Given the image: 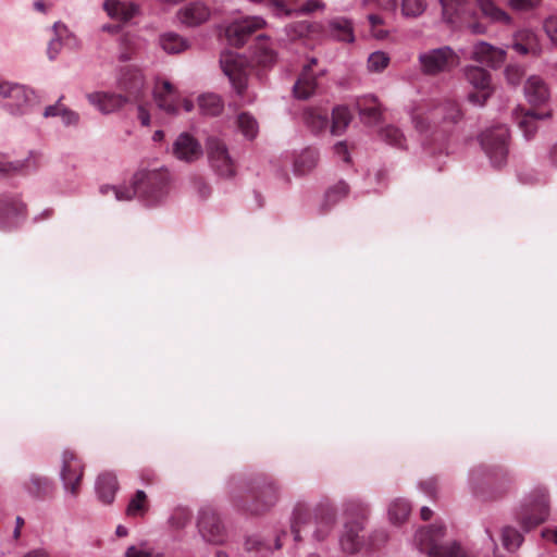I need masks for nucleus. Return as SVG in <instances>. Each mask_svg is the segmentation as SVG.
Returning <instances> with one entry per match:
<instances>
[{
    "label": "nucleus",
    "mask_w": 557,
    "mask_h": 557,
    "mask_svg": "<svg viewBox=\"0 0 557 557\" xmlns=\"http://www.w3.org/2000/svg\"><path fill=\"white\" fill-rule=\"evenodd\" d=\"M445 531L444 525L432 524L420 529L416 533V541L421 549L426 550L429 557H467L466 549L458 542L442 543Z\"/></svg>",
    "instance_id": "f257e3e1"
},
{
    "label": "nucleus",
    "mask_w": 557,
    "mask_h": 557,
    "mask_svg": "<svg viewBox=\"0 0 557 557\" xmlns=\"http://www.w3.org/2000/svg\"><path fill=\"white\" fill-rule=\"evenodd\" d=\"M169 182L166 170H141L134 175V193L148 203H156L166 196Z\"/></svg>",
    "instance_id": "f03ea898"
},
{
    "label": "nucleus",
    "mask_w": 557,
    "mask_h": 557,
    "mask_svg": "<svg viewBox=\"0 0 557 557\" xmlns=\"http://www.w3.org/2000/svg\"><path fill=\"white\" fill-rule=\"evenodd\" d=\"M462 116L459 104L454 100H445L436 106L428 108H418L412 113V121L414 126L420 132H425L432 125H437L441 122L455 124Z\"/></svg>",
    "instance_id": "7ed1b4c3"
},
{
    "label": "nucleus",
    "mask_w": 557,
    "mask_h": 557,
    "mask_svg": "<svg viewBox=\"0 0 557 557\" xmlns=\"http://www.w3.org/2000/svg\"><path fill=\"white\" fill-rule=\"evenodd\" d=\"M368 513V508L361 503L350 502L346 505V522L339 540L341 546L346 553L354 554L360 549L359 532L363 529V522Z\"/></svg>",
    "instance_id": "20e7f679"
},
{
    "label": "nucleus",
    "mask_w": 557,
    "mask_h": 557,
    "mask_svg": "<svg viewBox=\"0 0 557 557\" xmlns=\"http://www.w3.org/2000/svg\"><path fill=\"white\" fill-rule=\"evenodd\" d=\"M37 103L35 92L23 85L0 83V104L11 114L21 115Z\"/></svg>",
    "instance_id": "39448f33"
},
{
    "label": "nucleus",
    "mask_w": 557,
    "mask_h": 557,
    "mask_svg": "<svg viewBox=\"0 0 557 557\" xmlns=\"http://www.w3.org/2000/svg\"><path fill=\"white\" fill-rule=\"evenodd\" d=\"M419 62L424 74L437 75L458 66L460 60L450 47L445 46L421 53Z\"/></svg>",
    "instance_id": "423d86ee"
},
{
    "label": "nucleus",
    "mask_w": 557,
    "mask_h": 557,
    "mask_svg": "<svg viewBox=\"0 0 557 557\" xmlns=\"http://www.w3.org/2000/svg\"><path fill=\"white\" fill-rule=\"evenodd\" d=\"M509 129L496 126L483 133L481 145L494 166L500 168L507 161Z\"/></svg>",
    "instance_id": "0eeeda50"
},
{
    "label": "nucleus",
    "mask_w": 557,
    "mask_h": 557,
    "mask_svg": "<svg viewBox=\"0 0 557 557\" xmlns=\"http://www.w3.org/2000/svg\"><path fill=\"white\" fill-rule=\"evenodd\" d=\"M197 529L202 540L220 545L226 541L227 532L218 512L210 506H203L198 512Z\"/></svg>",
    "instance_id": "6e6552de"
},
{
    "label": "nucleus",
    "mask_w": 557,
    "mask_h": 557,
    "mask_svg": "<svg viewBox=\"0 0 557 557\" xmlns=\"http://www.w3.org/2000/svg\"><path fill=\"white\" fill-rule=\"evenodd\" d=\"M444 20L455 27H467L473 34H483L486 28L473 20L469 13L468 2L463 0H440Z\"/></svg>",
    "instance_id": "1a4fd4ad"
},
{
    "label": "nucleus",
    "mask_w": 557,
    "mask_h": 557,
    "mask_svg": "<svg viewBox=\"0 0 557 557\" xmlns=\"http://www.w3.org/2000/svg\"><path fill=\"white\" fill-rule=\"evenodd\" d=\"M206 151L210 166L219 176L228 178L235 175V162L223 140L214 136L208 137Z\"/></svg>",
    "instance_id": "9d476101"
},
{
    "label": "nucleus",
    "mask_w": 557,
    "mask_h": 557,
    "mask_svg": "<svg viewBox=\"0 0 557 557\" xmlns=\"http://www.w3.org/2000/svg\"><path fill=\"white\" fill-rule=\"evenodd\" d=\"M84 474V466L81 460L70 450L62 454V466L60 478L63 482L64 490L76 497L79 491V484Z\"/></svg>",
    "instance_id": "9b49d317"
},
{
    "label": "nucleus",
    "mask_w": 557,
    "mask_h": 557,
    "mask_svg": "<svg viewBox=\"0 0 557 557\" xmlns=\"http://www.w3.org/2000/svg\"><path fill=\"white\" fill-rule=\"evenodd\" d=\"M465 75L475 89L468 95V100L473 104L484 106L493 92L490 73L483 67L469 66L466 69Z\"/></svg>",
    "instance_id": "f8f14e48"
},
{
    "label": "nucleus",
    "mask_w": 557,
    "mask_h": 557,
    "mask_svg": "<svg viewBox=\"0 0 557 557\" xmlns=\"http://www.w3.org/2000/svg\"><path fill=\"white\" fill-rule=\"evenodd\" d=\"M548 516L545 491L541 490L533 497L525 499L520 512L522 525L529 530L542 523Z\"/></svg>",
    "instance_id": "ddd939ff"
},
{
    "label": "nucleus",
    "mask_w": 557,
    "mask_h": 557,
    "mask_svg": "<svg viewBox=\"0 0 557 557\" xmlns=\"http://www.w3.org/2000/svg\"><path fill=\"white\" fill-rule=\"evenodd\" d=\"M224 74L230 78L238 94H243L247 86V67L245 60L233 52H225L220 60Z\"/></svg>",
    "instance_id": "4468645a"
},
{
    "label": "nucleus",
    "mask_w": 557,
    "mask_h": 557,
    "mask_svg": "<svg viewBox=\"0 0 557 557\" xmlns=\"http://www.w3.org/2000/svg\"><path fill=\"white\" fill-rule=\"evenodd\" d=\"M117 86L128 101H138L145 91V77L139 69L127 65L121 69Z\"/></svg>",
    "instance_id": "2eb2a0df"
},
{
    "label": "nucleus",
    "mask_w": 557,
    "mask_h": 557,
    "mask_svg": "<svg viewBox=\"0 0 557 557\" xmlns=\"http://www.w3.org/2000/svg\"><path fill=\"white\" fill-rule=\"evenodd\" d=\"M265 22L257 16L235 21L226 27L225 36L231 45L240 47L251 34L262 28Z\"/></svg>",
    "instance_id": "dca6fc26"
},
{
    "label": "nucleus",
    "mask_w": 557,
    "mask_h": 557,
    "mask_svg": "<svg viewBox=\"0 0 557 557\" xmlns=\"http://www.w3.org/2000/svg\"><path fill=\"white\" fill-rule=\"evenodd\" d=\"M26 206L17 196L0 195V228L14 224L16 218L25 214Z\"/></svg>",
    "instance_id": "f3484780"
},
{
    "label": "nucleus",
    "mask_w": 557,
    "mask_h": 557,
    "mask_svg": "<svg viewBox=\"0 0 557 557\" xmlns=\"http://www.w3.org/2000/svg\"><path fill=\"white\" fill-rule=\"evenodd\" d=\"M153 97L158 108L168 114L178 112V95L174 86L163 81L158 83L153 89Z\"/></svg>",
    "instance_id": "a211bd4d"
},
{
    "label": "nucleus",
    "mask_w": 557,
    "mask_h": 557,
    "mask_svg": "<svg viewBox=\"0 0 557 557\" xmlns=\"http://www.w3.org/2000/svg\"><path fill=\"white\" fill-rule=\"evenodd\" d=\"M315 65L317 60L311 59L310 62L304 66L293 88L294 96L297 99L306 100L315 92L318 87L317 74L313 71V66Z\"/></svg>",
    "instance_id": "6ab92c4d"
},
{
    "label": "nucleus",
    "mask_w": 557,
    "mask_h": 557,
    "mask_svg": "<svg viewBox=\"0 0 557 557\" xmlns=\"http://www.w3.org/2000/svg\"><path fill=\"white\" fill-rule=\"evenodd\" d=\"M173 154L178 160L194 162L202 156V148L191 135L182 133L173 144Z\"/></svg>",
    "instance_id": "aec40b11"
},
{
    "label": "nucleus",
    "mask_w": 557,
    "mask_h": 557,
    "mask_svg": "<svg viewBox=\"0 0 557 557\" xmlns=\"http://www.w3.org/2000/svg\"><path fill=\"white\" fill-rule=\"evenodd\" d=\"M550 111L537 112L534 109L525 110L523 108H517L513 111V119L517 122L519 128L523 132L525 138H531L537 131L536 122L550 117Z\"/></svg>",
    "instance_id": "412c9836"
},
{
    "label": "nucleus",
    "mask_w": 557,
    "mask_h": 557,
    "mask_svg": "<svg viewBox=\"0 0 557 557\" xmlns=\"http://www.w3.org/2000/svg\"><path fill=\"white\" fill-rule=\"evenodd\" d=\"M524 95L534 109L544 107L550 98L549 89L540 76H531L528 78L524 85Z\"/></svg>",
    "instance_id": "4be33fe9"
},
{
    "label": "nucleus",
    "mask_w": 557,
    "mask_h": 557,
    "mask_svg": "<svg viewBox=\"0 0 557 557\" xmlns=\"http://www.w3.org/2000/svg\"><path fill=\"white\" fill-rule=\"evenodd\" d=\"M41 164V154L30 151L29 156L23 161L10 162L4 154L0 153V173L20 174L37 170Z\"/></svg>",
    "instance_id": "5701e85b"
},
{
    "label": "nucleus",
    "mask_w": 557,
    "mask_h": 557,
    "mask_svg": "<svg viewBox=\"0 0 557 557\" xmlns=\"http://www.w3.org/2000/svg\"><path fill=\"white\" fill-rule=\"evenodd\" d=\"M88 100L104 114L112 113L128 102V99L121 94L95 92L88 95Z\"/></svg>",
    "instance_id": "b1692460"
},
{
    "label": "nucleus",
    "mask_w": 557,
    "mask_h": 557,
    "mask_svg": "<svg viewBox=\"0 0 557 557\" xmlns=\"http://www.w3.org/2000/svg\"><path fill=\"white\" fill-rule=\"evenodd\" d=\"M103 9L112 20L121 23H127L138 12V7L135 3L119 0H107L103 3Z\"/></svg>",
    "instance_id": "393cba45"
},
{
    "label": "nucleus",
    "mask_w": 557,
    "mask_h": 557,
    "mask_svg": "<svg viewBox=\"0 0 557 557\" xmlns=\"http://www.w3.org/2000/svg\"><path fill=\"white\" fill-rule=\"evenodd\" d=\"M209 16V8L200 2L189 3L178 12L180 21L187 26H198L208 21Z\"/></svg>",
    "instance_id": "a878e982"
},
{
    "label": "nucleus",
    "mask_w": 557,
    "mask_h": 557,
    "mask_svg": "<svg viewBox=\"0 0 557 557\" xmlns=\"http://www.w3.org/2000/svg\"><path fill=\"white\" fill-rule=\"evenodd\" d=\"M472 58L480 63L490 66H498L504 61L505 52L482 41L474 46Z\"/></svg>",
    "instance_id": "bb28decb"
},
{
    "label": "nucleus",
    "mask_w": 557,
    "mask_h": 557,
    "mask_svg": "<svg viewBox=\"0 0 557 557\" xmlns=\"http://www.w3.org/2000/svg\"><path fill=\"white\" fill-rule=\"evenodd\" d=\"M512 48L520 54L537 55L541 52L537 36L529 29L519 30L515 35Z\"/></svg>",
    "instance_id": "cd10ccee"
},
{
    "label": "nucleus",
    "mask_w": 557,
    "mask_h": 557,
    "mask_svg": "<svg viewBox=\"0 0 557 557\" xmlns=\"http://www.w3.org/2000/svg\"><path fill=\"white\" fill-rule=\"evenodd\" d=\"M356 104L358 112L364 123L376 124L380 122L382 111L377 99L374 96L361 97L357 100Z\"/></svg>",
    "instance_id": "c85d7f7f"
},
{
    "label": "nucleus",
    "mask_w": 557,
    "mask_h": 557,
    "mask_svg": "<svg viewBox=\"0 0 557 557\" xmlns=\"http://www.w3.org/2000/svg\"><path fill=\"white\" fill-rule=\"evenodd\" d=\"M117 488V480L113 473L106 472L97 478L96 493L103 504H111L114 500Z\"/></svg>",
    "instance_id": "c756f323"
},
{
    "label": "nucleus",
    "mask_w": 557,
    "mask_h": 557,
    "mask_svg": "<svg viewBox=\"0 0 557 557\" xmlns=\"http://www.w3.org/2000/svg\"><path fill=\"white\" fill-rule=\"evenodd\" d=\"M349 194V186L346 182L339 181L335 185L331 186L324 196L323 203L321 206V212L326 213L342 199L346 198Z\"/></svg>",
    "instance_id": "7c9ffc66"
},
{
    "label": "nucleus",
    "mask_w": 557,
    "mask_h": 557,
    "mask_svg": "<svg viewBox=\"0 0 557 557\" xmlns=\"http://www.w3.org/2000/svg\"><path fill=\"white\" fill-rule=\"evenodd\" d=\"M276 55L265 38H258L251 61L259 66H270L275 62Z\"/></svg>",
    "instance_id": "2f4dec72"
},
{
    "label": "nucleus",
    "mask_w": 557,
    "mask_h": 557,
    "mask_svg": "<svg viewBox=\"0 0 557 557\" xmlns=\"http://www.w3.org/2000/svg\"><path fill=\"white\" fill-rule=\"evenodd\" d=\"M305 122L312 132L324 131L329 125L327 111L319 108L308 109L305 112Z\"/></svg>",
    "instance_id": "473e14b6"
},
{
    "label": "nucleus",
    "mask_w": 557,
    "mask_h": 557,
    "mask_svg": "<svg viewBox=\"0 0 557 557\" xmlns=\"http://www.w3.org/2000/svg\"><path fill=\"white\" fill-rule=\"evenodd\" d=\"M482 14L490 18L492 22L508 24L510 16L500 8H498L492 0H475Z\"/></svg>",
    "instance_id": "72a5a7b5"
},
{
    "label": "nucleus",
    "mask_w": 557,
    "mask_h": 557,
    "mask_svg": "<svg viewBox=\"0 0 557 557\" xmlns=\"http://www.w3.org/2000/svg\"><path fill=\"white\" fill-rule=\"evenodd\" d=\"M160 45L168 53H180L189 47L188 41L175 33H165L161 35Z\"/></svg>",
    "instance_id": "f704fd0d"
},
{
    "label": "nucleus",
    "mask_w": 557,
    "mask_h": 557,
    "mask_svg": "<svg viewBox=\"0 0 557 557\" xmlns=\"http://www.w3.org/2000/svg\"><path fill=\"white\" fill-rule=\"evenodd\" d=\"M351 115L346 107L339 106L333 109L331 132L333 135L342 134L350 123Z\"/></svg>",
    "instance_id": "c9c22d12"
},
{
    "label": "nucleus",
    "mask_w": 557,
    "mask_h": 557,
    "mask_svg": "<svg viewBox=\"0 0 557 557\" xmlns=\"http://www.w3.org/2000/svg\"><path fill=\"white\" fill-rule=\"evenodd\" d=\"M45 117L51 116H61L63 123L65 125L76 124L78 121V115L72 110H69L61 102H57L55 104L48 106L44 112Z\"/></svg>",
    "instance_id": "e433bc0d"
},
{
    "label": "nucleus",
    "mask_w": 557,
    "mask_h": 557,
    "mask_svg": "<svg viewBox=\"0 0 557 557\" xmlns=\"http://www.w3.org/2000/svg\"><path fill=\"white\" fill-rule=\"evenodd\" d=\"M198 102L201 112L206 115L215 116L222 112L223 103L218 95H202L199 97Z\"/></svg>",
    "instance_id": "4c0bfd02"
},
{
    "label": "nucleus",
    "mask_w": 557,
    "mask_h": 557,
    "mask_svg": "<svg viewBox=\"0 0 557 557\" xmlns=\"http://www.w3.org/2000/svg\"><path fill=\"white\" fill-rule=\"evenodd\" d=\"M411 511L410 504L401 498H397L391 503L388 508V517L393 523H403Z\"/></svg>",
    "instance_id": "58836bf2"
},
{
    "label": "nucleus",
    "mask_w": 557,
    "mask_h": 557,
    "mask_svg": "<svg viewBox=\"0 0 557 557\" xmlns=\"http://www.w3.org/2000/svg\"><path fill=\"white\" fill-rule=\"evenodd\" d=\"M26 490L36 497L46 496L52 492V481L44 476L33 475L26 485Z\"/></svg>",
    "instance_id": "ea45409f"
},
{
    "label": "nucleus",
    "mask_w": 557,
    "mask_h": 557,
    "mask_svg": "<svg viewBox=\"0 0 557 557\" xmlns=\"http://www.w3.org/2000/svg\"><path fill=\"white\" fill-rule=\"evenodd\" d=\"M237 126L242 134L248 139H253L258 134V122L247 112H243L237 116Z\"/></svg>",
    "instance_id": "a19ab883"
},
{
    "label": "nucleus",
    "mask_w": 557,
    "mask_h": 557,
    "mask_svg": "<svg viewBox=\"0 0 557 557\" xmlns=\"http://www.w3.org/2000/svg\"><path fill=\"white\" fill-rule=\"evenodd\" d=\"M54 38H52L48 45L47 53L50 60H54L59 54L62 47V39L67 33V28L64 24L57 22L53 25Z\"/></svg>",
    "instance_id": "79ce46f5"
},
{
    "label": "nucleus",
    "mask_w": 557,
    "mask_h": 557,
    "mask_svg": "<svg viewBox=\"0 0 557 557\" xmlns=\"http://www.w3.org/2000/svg\"><path fill=\"white\" fill-rule=\"evenodd\" d=\"M333 35L342 41H354V32L351 23L345 18H337L331 23Z\"/></svg>",
    "instance_id": "37998d69"
},
{
    "label": "nucleus",
    "mask_w": 557,
    "mask_h": 557,
    "mask_svg": "<svg viewBox=\"0 0 557 557\" xmlns=\"http://www.w3.org/2000/svg\"><path fill=\"white\" fill-rule=\"evenodd\" d=\"M318 161V154L314 150L307 149L301 152L295 160V171L299 174H304L314 168Z\"/></svg>",
    "instance_id": "c03bdc74"
},
{
    "label": "nucleus",
    "mask_w": 557,
    "mask_h": 557,
    "mask_svg": "<svg viewBox=\"0 0 557 557\" xmlns=\"http://www.w3.org/2000/svg\"><path fill=\"white\" fill-rule=\"evenodd\" d=\"M425 0H401V14L406 17H418L426 10Z\"/></svg>",
    "instance_id": "a18cd8bd"
},
{
    "label": "nucleus",
    "mask_w": 557,
    "mask_h": 557,
    "mask_svg": "<svg viewBox=\"0 0 557 557\" xmlns=\"http://www.w3.org/2000/svg\"><path fill=\"white\" fill-rule=\"evenodd\" d=\"M522 534L511 527H506L502 531V542L506 549L516 550L522 543Z\"/></svg>",
    "instance_id": "49530a36"
},
{
    "label": "nucleus",
    "mask_w": 557,
    "mask_h": 557,
    "mask_svg": "<svg viewBox=\"0 0 557 557\" xmlns=\"http://www.w3.org/2000/svg\"><path fill=\"white\" fill-rule=\"evenodd\" d=\"M147 510V495L144 491L138 490L135 496L129 500L126 508L128 516L144 515Z\"/></svg>",
    "instance_id": "de8ad7c7"
},
{
    "label": "nucleus",
    "mask_w": 557,
    "mask_h": 557,
    "mask_svg": "<svg viewBox=\"0 0 557 557\" xmlns=\"http://www.w3.org/2000/svg\"><path fill=\"white\" fill-rule=\"evenodd\" d=\"M381 138L387 144L395 147H404L405 137L401 131L395 126L388 125L381 129Z\"/></svg>",
    "instance_id": "09e8293b"
},
{
    "label": "nucleus",
    "mask_w": 557,
    "mask_h": 557,
    "mask_svg": "<svg viewBox=\"0 0 557 557\" xmlns=\"http://www.w3.org/2000/svg\"><path fill=\"white\" fill-rule=\"evenodd\" d=\"M389 64V57L383 51H376L368 58V69L370 72H382Z\"/></svg>",
    "instance_id": "8fccbe9b"
},
{
    "label": "nucleus",
    "mask_w": 557,
    "mask_h": 557,
    "mask_svg": "<svg viewBox=\"0 0 557 557\" xmlns=\"http://www.w3.org/2000/svg\"><path fill=\"white\" fill-rule=\"evenodd\" d=\"M101 191H102V194L112 191L115 195V198L120 201L131 200L134 196L138 197V194L134 193V184L132 185V187L107 186V187H102Z\"/></svg>",
    "instance_id": "3c124183"
},
{
    "label": "nucleus",
    "mask_w": 557,
    "mask_h": 557,
    "mask_svg": "<svg viewBox=\"0 0 557 557\" xmlns=\"http://www.w3.org/2000/svg\"><path fill=\"white\" fill-rule=\"evenodd\" d=\"M368 21L371 26V33L376 39H384L387 36L386 30L377 28L379 26L383 25V23H384L383 18L380 15L369 14Z\"/></svg>",
    "instance_id": "603ef678"
},
{
    "label": "nucleus",
    "mask_w": 557,
    "mask_h": 557,
    "mask_svg": "<svg viewBox=\"0 0 557 557\" xmlns=\"http://www.w3.org/2000/svg\"><path fill=\"white\" fill-rule=\"evenodd\" d=\"M544 30L550 41L557 45V15H552L545 20Z\"/></svg>",
    "instance_id": "864d4df0"
},
{
    "label": "nucleus",
    "mask_w": 557,
    "mask_h": 557,
    "mask_svg": "<svg viewBox=\"0 0 557 557\" xmlns=\"http://www.w3.org/2000/svg\"><path fill=\"white\" fill-rule=\"evenodd\" d=\"M126 557H162V555L144 547L131 546L126 550Z\"/></svg>",
    "instance_id": "5fc2aeb1"
},
{
    "label": "nucleus",
    "mask_w": 557,
    "mask_h": 557,
    "mask_svg": "<svg viewBox=\"0 0 557 557\" xmlns=\"http://www.w3.org/2000/svg\"><path fill=\"white\" fill-rule=\"evenodd\" d=\"M121 47L123 48V50L121 52L120 60H129L133 53V38L129 35H124L121 38Z\"/></svg>",
    "instance_id": "6e6d98bb"
},
{
    "label": "nucleus",
    "mask_w": 557,
    "mask_h": 557,
    "mask_svg": "<svg viewBox=\"0 0 557 557\" xmlns=\"http://www.w3.org/2000/svg\"><path fill=\"white\" fill-rule=\"evenodd\" d=\"M507 82L516 86L520 83L523 76V71L518 66H508L505 72Z\"/></svg>",
    "instance_id": "4d7b16f0"
},
{
    "label": "nucleus",
    "mask_w": 557,
    "mask_h": 557,
    "mask_svg": "<svg viewBox=\"0 0 557 557\" xmlns=\"http://www.w3.org/2000/svg\"><path fill=\"white\" fill-rule=\"evenodd\" d=\"M270 5L277 15H290L293 12V9L289 8L288 0H271Z\"/></svg>",
    "instance_id": "13d9d810"
},
{
    "label": "nucleus",
    "mask_w": 557,
    "mask_h": 557,
    "mask_svg": "<svg viewBox=\"0 0 557 557\" xmlns=\"http://www.w3.org/2000/svg\"><path fill=\"white\" fill-rule=\"evenodd\" d=\"M541 0H509V4L515 10H531L535 8Z\"/></svg>",
    "instance_id": "bf43d9fd"
},
{
    "label": "nucleus",
    "mask_w": 557,
    "mask_h": 557,
    "mask_svg": "<svg viewBox=\"0 0 557 557\" xmlns=\"http://www.w3.org/2000/svg\"><path fill=\"white\" fill-rule=\"evenodd\" d=\"M335 154L341 158L344 162H350V156L348 152V147L345 141H339L334 146Z\"/></svg>",
    "instance_id": "052dcab7"
},
{
    "label": "nucleus",
    "mask_w": 557,
    "mask_h": 557,
    "mask_svg": "<svg viewBox=\"0 0 557 557\" xmlns=\"http://www.w3.org/2000/svg\"><path fill=\"white\" fill-rule=\"evenodd\" d=\"M138 120L140 121L143 126H149L150 124V114L146 106H138Z\"/></svg>",
    "instance_id": "680f3d73"
},
{
    "label": "nucleus",
    "mask_w": 557,
    "mask_h": 557,
    "mask_svg": "<svg viewBox=\"0 0 557 557\" xmlns=\"http://www.w3.org/2000/svg\"><path fill=\"white\" fill-rule=\"evenodd\" d=\"M379 8L385 11H394L397 7V0H375Z\"/></svg>",
    "instance_id": "e2e57ef3"
},
{
    "label": "nucleus",
    "mask_w": 557,
    "mask_h": 557,
    "mask_svg": "<svg viewBox=\"0 0 557 557\" xmlns=\"http://www.w3.org/2000/svg\"><path fill=\"white\" fill-rule=\"evenodd\" d=\"M333 516L330 515L325 521L323 522V529L322 531H317L315 536L317 539H323V536L331 530L332 523H333Z\"/></svg>",
    "instance_id": "0e129e2a"
},
{
    "label": "nucleus",
    "mask_w": 557,
    "mask_h": 557,
    "mask_svg": "<svg viewBox=\"0 0 557 557\" xmlns=\"http://www.w3.org/2000/svg\"><path fill=\"white\" fill-rule=\"evenodd\" d=\"M321 5H322V4H321V2H320V1H318V0H309V1H307V2L305 3V5H304L302 10H304L305 12L310 13V12H313V11H315V10L320 9V8H321Z\"/></svg>",
    "instance_id": "69168bd1"
},
{
    "label": "nucleus",
    "mask_w": 557,
    "mask_h": 557,
    "mask_svg": "<svg viewBox=\"0 0 557 557\" xmlns=\"http://www.w3.org/2000/svg\"><path fill=\"white\" fill-rule=\"evenodd\" d=\"M15 522H16V525H15V529L13 532V536H14V539H18L21 535V529L24 525V519L18 516V517H16Z\"/></svg>",
    "instance_id": "338daca9"
},
{
    "label": "nucleus",
    "mask_w": 557,
    "mask_h": 557,
    "mask_svg": "<svg viewBox=\"0 0 557 557\" xmlns=\"http://www.w3.org/2000/svg\"><path fill=\"white\" fill-rule=\"evenodd\" d=\"M543 537L557 544V530H546L542 533Z\"/></svg>",
    "instance_id": "774afa93"
}]
</instances>
